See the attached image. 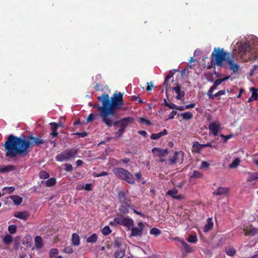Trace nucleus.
I'll return each mask as SVG.
<instances>
[{
    "instance_id": "1",
    "label": "nucleus",
    "mask_w": 258,
    "mask_h": 258,
    "mask_svg": "<svg viewBox=\"0 0 258 258\" xmlns=\"http://www.w3.org/2000/svg\"><path fill=\"white\" fill-rule=\"evenodd\" d=\"M44 143L41 138L35 137L32 134L23 138L10 135L3 146L6 156L14 158L18 155L25 157L29 152V148L39 146Z\"/></svg>"
},
{
    "instance_id": "2",
    "label": "nucleus",
    "mask_w": 258,
    "mask_h": 258,
    "mask_svg": "<svg viewBox=\"0 0 258 258\" xmlns=\"http://www.w3.org/2000/svg\"><path fill=\"white\" fill-rule=\"evenodd\" d=\"M98 99L101 102L102 106L97 104L92 106L99 111L102 122L110 127L113 125V117L116 115V110L123 104V95L120 92L114 93L110 100L109 95L104 94L98 96Z\"/></svg>"
},
{
    "instance_id": "3",
    "label": "nucleus",
    "mask_w": 258,
    "mask_h": 258,
    "mask_svg": "<svg viewBox=\"0 0 258 258\" xmlns=\"http://www.w3.org/2000/svg\"><path fill=\"white\" fill-rule=\"evenodd\" d=\"M211 56L213 57L212 63L222 67L223 66V62L226 61L229 65V69L234 73H237L239 70V66L234 61L233 54L226 52L223 49L218 47L214 48Z\"/></svg>"
},
{
    "instance_id": "4",
    "label": "nucleus",
    "mask_w": 258,
    "mask_h": 258,
    "mask_svg": "<svg viewBox=\"0 0 258 258\" xmlns=\"http://www.w3.org/2000/svg\"><path fill=\"white\" fill-rule=\"evenodd\" d=\"M254 45L252 47L249 43H241L238 46V53L240 56H243L246 53H250L255 57L258 54V38H255L253 43Z\"/></svg>"
},
{
    "instance_id": "5",
    "label": "nucleus",
    "mask_w": 258,
    "mask_h": 258,
    "mask_svg": "<svg viewBox=\"0 0 258 258\" xmlns=\"http://www.w3.org/2000/svg\"><path fill=\"white\" fill-rule=\"evenodd\" d=\"M78 153V149L73 148L68 149L55 156L56 161L60 162L68 161L75 158Z\"/></svg>"
},
{
    "instance_id": "6",
    "label": "nucleus",
    "mask_w": 258,
    "mask_h": 258,
    "mask_svg": "<svg viewBox=\"0 0 258 258\" xmlns=\"http://www.w3.org/2000/svg\"><path fill=\"white\" fill-rule=\"evenodd\" d=\"M113 172L120 179L125 181L129 184H133L135 183V179L133 175L122 168H114L113 169Z\"/></svg>"
},
{
    "instance_id": "7",
    "label": "nucleus",
    "mask_w": 258,
    "mask_h": 258,
    "mask_svg": "<svg viewBox=\"0 0 258 258\" xmlns=\"http://www.w3.org/2000/svg\"><path fill=\"white\" fill-rule=\"evenodd\" d=\"M114 221L116 222V224L125 226L128 228L133 227L134 224V221L131 218L124 217L121 215L117 216L114 218Z\"/></svg>"
},
{
    "instance_id": "8",
    "label": "nucleus",
    "mask_w": 258,
    "mask_h": 258,
    "mask_svg": "<svg viewBox=\"0 0 258 258\" xmlns=\"http://www.w3.org/2000/svg\"><path fill=\"white\" fill-rule=\"evenodd\" d=\"M152 152L155 156L160 158V161L162 162L165 161V159L163 157L168 154V150L167 149H161L156 147L152 149Z\"/></svg>"
},
{
    "instance_id": "9",
    "label": "nucleus",
    "mask_w": 258,
    "mask_h": 258,
    "mask_svg": "<svg viewBox=\"0 0 258 258\" xmlns=\"http://www.w3.org/2000/svg\"><path fill=\"white\" fill-rule=\"evenodd\" d=\"M134 121V118L131 117H124L118 121H114L113 124H119L120 128L125 130L128 125Z\"/></svg>"
},
{
    "instance_id": "10",
    "label": "nucleus",
    "mask_w": 258,
    "mask_h": 258,
    "mask_svg": "<svg viewBox=\"0 0 258 258\" xmlns=\"http://www.w3.org/2000/svg\"><path fill=\"white\" fill-rule=\"evenodd\" d=\"M144 227L145 226L143 222H139L138 227H132L131 229V236L135 237L141 236L143 234Z\"/></svg>"
},
{
    "instance_id": "11",
    "label": "nucleus",
    "mask_w": 258,
    "mask_h": 258,
    "mask_svg": "<svg viewBox=\"0 0 258 258\" xmlns=\"http://www.w3.org/2000/svg\"><path fill=\"white\" fill-rule=\"evenodd\" d=\"M245 236H252L256 234L257 230L252 225L244 226L243 229Z\"/></svg>"
},
{
    "instance_id": "12",
    "label": "nucleus",
    "mask_w": 258,
    "mask_h": 258,
    "mask_svg": "<svg viewBox=\"0 0 258 258\" xmlns=\"http://www.w3.org/2000/svg\"><path fill=\"white\" fill-rule=\"evenodd\" d=\"M183 153L182 151L175 152L174 157L169 160L171 164H173L177 162H181L183 160Z\"/></svg>"
},
{
    "instance_id": "13",
    "label": "nucleus",
    "mask_w": 258,
    "mask_h": 258,
    "mask_svg": "<svg viewBox=\"0 0 258 258\" xmlns=\"http://www.w3.org/2000/svg\"><path fill=\"white\" fill-rule=\"evenodd\" d=\"M173 239L179 241L181 244L182 246L181 248L183 251L185 252H190L192 251V248L190 246L186 243L183 239L178 237L174 238Z\"/></svg>"
},
{
    "instance_id": "14",
    "label": "nucleus",
    "mask_w": 258,
    "mask_h": 258,
    "mask_svg": "<svg viewBox=\"0 0 258 258\" xmlns=\"http://www.w3.org/2000/svg\"><path fill=\"white\" fill-rule=\"evenodd\" d=\"M220 127V124L218 122H213L210 123L209 126V128L210 132H211L214 136H217L218 135Z\"/></svg>"
},
{
    "instance_id": "15",
    "label": "nucleus",
    "mask_w": 258,
    "mask_h": 258,
    "mask_svg": "<svg viewBox=\"0 0 258 258\" xmlns=\"http://www.w3.org/2000/svg\"><path fill=\"white\" fill-rule=\"evenodd\" d=\"M14 216L23 220H26L30 216V214L26 211H19L15 212Z\"/></svg>"
},
{
    "instance_id": "16",
    "label": "nucleus",
    "mask_w": 258,
    "mask_h": 258,
    "mask_svg": "<svg viewBox=\"0 0 258 258\" xmlns=\"http://www.w3.org/2000/svg\"><path fill=\"white\" fill-rule=\"evenodd\" d=\"M229 188L221 186L214 191L213 194L216 196H225L229 192Z\"/></svg>"
},
{
    "instance_id": "17",
    "label": "nucleus",
    "mask_w": 258,
    "mask_h": 258,
    "mask_svg": "<svg viewBox=\"0 0 258 258\" xmlns=\"http://www.w3.org/2000/svg\"><path fill=\"white\" fill-rule=\"evenodd\" d=\"M172 90L177 94L176 98L178 100H183L185 93L184 91H181L180 86L177 85L175 87L172 88Z\"/></svg>"
},
{
    "instance_id": "18",
    "label": "nucleus",
    "mask_w": 258,
    "mask_h": 258,
    "mask_svg": "<svg viewBox=\"0 0 258 258\" xmlns=\"http://www.w3.org/2000/svg\"><path fill=\"white\" fill-rule=\"evenodd\" d=\"M178 190L176 188L169 190L167 192V194L173 198L177 200H180L182 199V196L181 195H177Z\"/></svg>"
},
{
    "instance_id": "19",
    "label": "nucleus",
    "mask_w": 258,
    "mask_h": 258,
    "mask_svg": "<svg viewBox=\"0 0 258 258\" xmlns=\"http://www.w3.org/2000/svg\"><path fill=\"white\" fill-rule=\"evenodd\" d=\"M167 134V131L166 130L164 129L163 131L157 133V134H152L151 135V139L152 140H157L161 138L162 136L166 135Z\"/></svg>"
},
{
    "instance_id": "20",
    "label": "nucleus",
    "mask_w": 258,
    "mask_h": 258,
    "mask_svg": "<svg viewBox=\"0 0 258 258\" xmlns=\"http://www.w3.org/2000/svg\"><path fill=\"white\" fill-rule=\"evenodd\" d=\"M213 222L212 221V219L211 218H209L207 219V224L204 227V231L205 232H208L211 229H212V228H213Z\"/></svg>"
},
{
    "instance_id": "21",
    "label": "nucleus",
    "mask_w": 258,
    "mask_h": 258,
    "mask_svg": "<svg viewBox=\"0 0 258 258\" xmlns=\"http://www.w3.org/2000/svg\"><path fill=\"white\" fill-rule=\"evenodd\" d=\"M72 244L75 246H78L80 245V237L78 234L77 233H74L72 237Z\"/></svg>"
},
{
    "instance_id": "22",
    "label": "nucleus",
    "mask_w": 258,
    "mask_h": 258,
    "mask_svg": "<svg viewBox=\"0 0 258 258\" xmlns=\"http://www.w3.org/2000/svg\"><path fill=\"white\" fill-rule=\"evenodd\" d=\"M257 179H258V172L248 173V178L247 179V181L251 182Z\"/></svg>"
},
{
    "instance_id": "23",
    "label": "nucleus",
    "mask_w": 258,
    "mask_h": 258,
    "mask_svg": "<svg viewBox=\"0 0 258 258\" xmlns=\"http://www.w3.org/2000/svg\"><path fill=\"white\" fill-rule=\"evenodd\" d=\"M241 161V159L239 157L236 158L233 160L232 163L229 164V167L231 169L236 168L240 164Z\"/></svg>"
},
{
    "instance_id": "24",
    "label": "nucleus",
    "mask_w": 258,
    "mask_h": 258,
    "mask_svg": "<svg viewBox=\"0 0 258 258\" xmlns=\"http://www.w3.org/2000/svg\"><path fill=\"white\" fill-rule=\"evenodd\" d=\"M10 198L13 201L14 203L16 205H19L22 202V198L20 196L16 195L11 196Z\"/></svg>"
},
{
    "instance_id": "25",
    "label": "nucleus",
    "mask_w": 258,
    "mask_h": 258,
    "mask_svg": "<svg viewBox=\"0 0 258 258\" xmlns=\"http://www.w3.org/2000/svg\"><path fill=\"white\" fill-rule=\"evenodd\" d=\"M35 245L37 249H40L42 247V239L41 237L37 236L35 238Z\"/></svg>"
},
{
    "instance_id": "26",
    "label": "nucleus",
    "mask_w": 258,
    "mask_h": 258,
    "mask_svg": "<svg viewBox=\"0 0 258 258\" xmlns=\"http://www.w3.org/2000/svg\"><path fill=\"white\" fill-rule=\"evenodd\" d=\"M225 252L228 255L232 256L236 253V250L233 247L229 246L226 248Z\"/></svg>"
},
{
    "instance_id": "27",
    "label": "nucleus",
    "mask_w": 258,
    "mask_h": 258,
    "mask_svg": "<svg viewBox=\"0 0 258 258\" xmlns=\"http://www.w3.org/2000/svg\"><path fill=\"white\" fill-rule=\"evenodd\" d=\"M176 71V70H173L172 71H170L169 73V74L166 76L164 82V86H167L168 85V82L169 80L173 77L174 75L175 72Z\"/></svg>"
},
{
    "instance_id": "28",
    "label": "nucleus",
    "mask_w": 258,
    "mask_h": 258,
    "mask_svg": "<svg viewBox=\"0 0 258 258\" xmlns=\"http://www.w3.org/2000/svg\"><path fill=\"white\" fill-rule=\"evenodd\" d=\"M201 147L202 148L207 147H210L211 148H215L216 147L214 145H213L211 143H207L205 144H199L198 143H197V144H194L193 146V147L194 148H197L198 150H201V148H199V147Z\"/></svg>"
},
{
    "instance_id": "29",
    "label": "nucleus",
    "mask_w": 258,
    "mask_h": 258,
    "mask_svg": "<svg viewBox=\"0 0 258 258\" xmlns=\"http://www.w3.org/2000/svg\"><path fill=\"white\" fill-rule=\"evenodd\" d=\"M15 167L13 165H7L0 168V172H7L14 170Z\"/></svg>"
},
{
    "instance_id": "30",
    "label": "nucleus",
    "mask_w": 258,
    "mask_h": 258,
    "mask_svg": "<svg viewBox=\"0 0 258 258\" xmlns=\"http://www.w3.org/2000/svg\"><path fill=\"white\" fill-rule=\"evenodd\" d=\"M56 179L54 178L51 177L47 180L45 182V185L47 187H51L56 183Z\"/></svg>"
},
{
    "instance_id": "31",
    "label": "nucleus",
    "mask_w": 258,
    "mask_h": 258,
    "mask_svg": "<svg viewBox=\"0 0 258 258\" xmlns=\"http://www.w3.org/2000/svg\"><path fill=\"white\" fill-rule=\"evenodd\" d=\"M97 235L96 234H93L87 239V242L88 243H93L97 241Z\"/></svg>"
},
{
    "instance_id": "32",
    "label": "nucleus",
    "mask_w": 258,
    "mask_h": 258,
    "mask_svg": "<svg viewBox=\"0 0 258 258\" xmlns=\"http://www.w3.org/2000/svg\"><path fill=\"white\" fill-rule=\"evenodd\" d=\"M183 119L185 120H188L192 118L193 114L190 112H186L180 114Z\"/></svg>"
},
{
    "instance_id": "33",
    "label": "nucleus",
    "mask_w": 258,
    "mask_h": 258,
    "mask_svg": "<svg viewBox=\"0 0 258 258\" xmlns=\"http://www.w3.org/2000/svg\"><path fill=\"white\" fill-rule=\"evenodd\" d=\"M125 254V251L124 249L117 250L115 252V256L116 258H122Z\"/></svg>"
},
{
    "instance_id": "34",
    "label": "nucleus",
    "mask_w": 258,
    "mask_h": 258,
    "mask_svg": "<svg viewBox=\"0 0 258 258\" xmlns=\"http://www.w3.org/2000/svg\"><path fill=\"white\" fill-rule=\"evenodd\" d=\"M15 190V188L14 187H5L3 188V195H5L6 194H11Z\"/></svg>"
},
{
    "instance_id": "35",
    "label": "nucleus",
    "mask_w": 258,
    "mask_h": 258,
    "mask_svg": "<svg viewBox=\"0 0 258 258\" xmlns=\"http://www.w3.org/2000/svg\"><path fill=\"white\" fill-rule=\"evenodd\" d=\"M118 197L120 203H124L126 200L125 194L124 192L120 191L118 195Z\"/></svg>"
},
{
    "instance_id": "36",
    "label": "nucleus",
    "mask_w": 258,
    "mask_h": 258,
    "mask_svg": "<svg viewBox=\"0 0 258 258\" xmlns=\"http://www.w3.org/2000/svg\"><path fill=\"white\" fill-rule=\"evenodd\" d=\"M202 177V174L200 171L197 170H194L190 175L191 178H201Z\"/></svg>"
},
{
    "instance_id": "37",
    "label": "nucleus",
    "mask_w": 258,
    "mask_h": 258,
    "mask_svg": "<svg viewBox=\"0 0 258 258\" xmlns=\"http://www.w3.org/2000/svg\"><path fill=\"white\" fill-rule=\"evenodd\" d=\"M3 240L5 244H10L12 242V236L10 234H7Z\"/></svg>"
},
{
    "instance_id": "38",
    "label": "nucleus",
    "mask_w": 258,
    "mask_h": 258,
    "mask_svg": "<svg viewBox=\"0 0 258 258\" xmlns=\"http://www.w3.org/2000/svg\"><path fill=\"white\" fill-rule=\"evenodd\" d=\"M49 176V174L44 170L41 171L39 173V177L41 179H46L48 178Z\"/></svg>"
},
{
    "instance_id": "39",
    "label": "nucleus",
    "mask_w": 258,
    "mask_h": 258,
    "mask_svg": "<svg viewBox=\"0 0 258 258\" xmlns=\"http://www.w3.org/2000/svg\"><path fill=\"white\" fill-rule=\"evenodd\" d=\"M150 234L155 236H158L161 233V231L156 228H152L150 230Z\"/></svg>"
},
{
    "instance_id": "40",
    "label": "nucleus",
    "mask_w": 258,
    "mask_h": 258,
    "mask_svg": "<svg viewBox=\"0 0 258 258\" xmlns=\"http://www.w3.org/2000/svg\"><path fill=\"white\" fill-rule=\"evenodd\" d=\"M8 230L11 234H15L17 231V227L15 225H11L8 227Z\"/></svg>"
},
{
    "instance_id": "41",
    "label": "nucleus",
    "mask_w": 258,
    "mask_h": 258,
    "mask_svg": "<svg viewBox=\"0 0 258 258\" xmlns=\"http://www.w3.org/2000/svg\"><path fill=\"white\" fill-rule=\"evenodd\" d=\"M111 230H110L109 226H105L102 230V233L104 235H107L109 233H110Z\"/></svg>"
},
{
    "instance_id": "42",
    "label": "nucleus",
    "mask_w": 258,
    "mask_h": 258,
    "mask_svg": "<svg viewBox=\"0 0 258 258\" xmlns=\"http://www.w3.org/2000/svg\"><path fill=\"white\" fill-rule=\"evenodd\" d=\"M197 240H198L197 237L196 236L193 235H190L187 238V241L189 242L192 243H196Z\"/></svg>"
},
{
    "instance_id": "43",
    "label": "nucleus",
    "mask_w": 258,
    "mask_h": 258,
    "mask_svg": "<svg viewBox=\"0 0 258 258\" xmlns=\"http://www.w3.org/2000/svg\"><path fill=\"white\" fill-rule=\"evenodd\" d=\"M119 210L120 212L122 213L123 214H127L129 212L128 207H126L125 205H121Z\"/></svg>"
},
{
    "instance_id": "44",
    "label": "nucleus",
    "mask_w": 258,
    "mask_h": 258,
    "mask_svg": "<svg viewBox=\"0 0 258 258\" xmlns=\"http://www.w3.org/2000/svg\"><path fill=\"white\" fill-rule=\"evenodd\" d=\"M217 88V86H215V84H214L211 87L209 91L207 93V95L209 96V97H213V91Z\"/></svg>"
},
{
    "instance_id": "45",
    "label": "nucleus",
    "mask_w": 258,
    "mask_h": 258,
    "mask_svg": "<svg viewBox=\"0 0 258 258\" xmlns=\"http://www.w3.org/2000/svg\"><path fill=\"white\" fill-rule=\"evenodd\" d=\"M62 166L64 167V169L67 172H71L73 170V166L71 164L65 163Z\"/></svg>"
},
{
    "instance_id": "46",
    "label": "nucleus",
    "mask_w": 258,
    "mask_h": 258,
    "mask_svg": "<svg viewBox=\"0 0 258 258\" xmlns=\"http://www.w3.org/2000/svg\"><path fill=\"white\" fill-rule=\"evenodd\" d=\"M225 94V90H220V91H218V92H217L216 93H215L214 95H213L212 97H209V98L213 99L215 97H219L221 95H224Z\"/></svg>"
},
{
    "instance_id": "47",
    "label": "nucleus",
    "mask_w": 258,
    "mask_h": 258,
    "mask_svg": "<svg viewBox=\"0 0 258 258\" xmlns=\"http://www.w3.org/2000/svg\"><path fill=\"white\" fill-rule=\"evenodd\" d=\"M81 188L84 189L87 191H91L92 190V184L91 183L86 184L85 185H83Z\"/></svg>"
},
{
    "instance_id": "48",
    "label": "nucleus",
    "mask_w": 258,
    "mask_h": 258,
    "mask_svg": "<svg viewBox=\"0 0 258 258\" xmlns=\"http://www.w3.org/2000/svg\"><path fill=\"white\" fill-rule=\"evenodd\" d=\"M73 248L71 246H67L63 249V252L68 254H72L73 253Z\"/></svg>"
},
{
    "instance_id": "49",
    "label": "nucleus",
    "mask_w": 258,
    "mask_h": 258,
    "mask_svg": "<svg viewBox=\"0 0 258 258\" xmlns=\"http://www.w3.org/2000/svg\"><path fill=\"white\" fill-rule=\"evenodd\" d=\"M97 116V115L93 113H91L87 118L86 120L87 122H92Z\"/></svg>"
},
{
    "instance_id": "50",
    "label": "nucleus",
    "mask_w": 258,
    "mask_h": 258,
    "mask_svg": "<svg viewBox=\"0 0 258 258\" xmlns=\"http://www.w3.org/2000/svg\"><path fill=\"white\" fill-rule=\"evenodd\" d=\"M49 253L50 257H53L58 253V250L56 248L51 249Z\"/></svg>"
},
{
    "instance_id": "51",
    "label": "nucleus",
    "mask_w": 258,
    "mask_h": 258,
    "mask_svg": "<svg viewBox=\"0 0 258 258\" xmlns=\"http://www.w3.org/2000/svg\"><path fill=\"white\" fill-rule=\"evenodd\" d=\"M108 174V172H105V171H102L99 174L95 173V172H94L93 174V176L96 177H100V176H106V175H107Z\"/></svg>"
},
{
    "instance_id": "52",
    "label": "nucleus",
    "mask_w": 258,
    "mask_h": 258,
    "mask_svg": "<svg viewBox=\"0 0 258 258\" xmlns=\"http://www.w3.org/2000/svg\"><path fill=\"white\" fill-rule=\"evenodd\" d=\"M139 122L142 123H146L147 125H150L151 124L150 121L147 120L144 118H140L139 119Z\"/></svg>"
},
{
    "instance_id": "53",
    "label": "nucleus",
    "mask_w": 258,
    "mask_h": 258,
    "mask_svg": "<svg viewBox=\"0 0 258 258\" xmlns=\"http://www.w3.org/2000/svg\"><path fill=\"white\" fill-rule=\"evenodd\" d=\"M50 125L51 126V130L53 131H56L58 127L57 124L55 122H51Z\"/></svg>"
},
{
    "instance_id": "54",
    "label": "nucleus",
    "mask_w": 258,
    "mask_h": 258,
    "mask_svg": "<svg viewBox=\"0 0 258 258\" xmlns=\"http://www.w3.org/2000/svg\"><path fill=\"white\" fill-rule=\"evenodd\" d=\"M124 130L121 128H119V129L117 131V132L116 133V136L117 137V138H119L121 136V135H122L123 133L124 132Z\"/></svg>"
},
{
    "instance_id": "55",
    "label": "nucleus",
    "mask_w": 258,
    "mask_h": 258,
    "mask_svg": "<svg viewBox=\"0 0 258 258\" xmlns=\"http://www.w3.org/2000/svg\"><path fill=\"white\" fill-rule=\"evenodd\" d=\"M222 138H224V140H225V142H227L228 140L230 139V138H231L232 137H233V135H227V136H224L223 135H221L220 136Z\"/></svg>"
},
{
    "instance_id": "56",
    "label": "nucleus",
    "mask_w": 258,
    "mask_h": 258,
    "mask_svg": "<svg viewBox=\"0 0 258 258\" xmlns=\"http://www.w3.org/2000/svg\"><path fill=\"white\" fill-rule=\"evenodd\" d=\"M209 166V164L208 163H207L206 161H203L202 162V164L201 165V168H208Z\"/></svg>"
},
{
    "instance_id": "57",
    "label": "nucleus",
    "mask_w": 258,
    "mask_h": 258,
    "mask_svg": "<svg viewBox=\"0 0 258 258\" xmlns=\"http://www.w3.org/2000/svg\"><path fill=\"white\" fill-rule=\"evenodd\" d=\"M148 87L146 88L147 91H151L153 87V84L152 82L147 83Z\"/></svg>"
},
{
    "instance_id": "58",
    "label": "nucleus",
    "mask_w": 258,
    "mask_h": 258,
    "mask_svg": "<svg viewBox=\"0 0 258 258\" xmlns=\"http://www.w3.org/2000/svg\"><path fill=\"white\" fill-rule=\"evenodd\" d=\"M176 111H172L168 118V119H173L174 117V116L176 114Z\"/></svg>"
},
{
    "instance_id": "59",
    "label": "nucleus",
    "mask_w": 258,
    "mask_h": 258,
    "mask_svg": "<svg viewBox=\"0 0 258 258\" xmlns=\"http://www.w3.org/2000/svg\"><path fill=\"white\" fill-rule=\"evenodd\" d=\"M254 94L253 93H252L251 96L248 100V102H251L254 100H257V98H255V97H254Z\"/></svg>"
},
{
    "instance_id": "60",
    "label": "nucleus",
    "mask_w": 258,
    "mask_h": 258,
    "mask_svg": "<svg viewBox=\"0 0 258 258\" xmlns=\"http://www.w3.org/2000/svg\"><path fill=\"white\" fill-rule=\"evenodd\" d=\"M223 82V80L221 79H217L216 80L214 84H215V86H216L217 87L221 84V83Z\"/></svg>"
},
{
    "instance_id": "61",
    "label": "nucleus",
    "mask_w": 258,
    "mask_h": 258,
    "mask_svg": "<svg viewBox=\"0 0 258 258\" xmlns=\"http://www.w3.org/2000/svg\"><path fill=\"white\" fill-rule=\"evenodd\" d=\"M76 134L78 135L80 137L82 138L85 137L87 135V134L86 132L78 133H76Z\"/></svg>"
},
{
    "instance_id": "62",
    "label": "nucleus",
    "mask_w": 258,
    "mask_h": 258,
    "mask_svg": "<svg viewBox=\"0 0 258 258\" xmlns=\"http://www.w3.org/2000/svg\"><path fill=\"white\" fill-rule=\"evenodd\" d=\"M133 210L134 212L136 214H138V215H140V216H141L142 217H144V218H145V214H142L141 212H139V211H137V210H135V209H133Z\"/></svg>"
},
{
    "instance_id": "63",
    "label": "nucleus",
    "mask_w": 258,
    "mask_h": 258,
    "mask_svg": "<svg viewBox=\"0 0 258 258\" xmlns=\"http://www.w3.org/2000/svg\"><path fill=\"white\" fill-rule=\"evenodd\" d=\"M138 134L146 137L147 136V132L145 131H138Z\"/></svg>"
},
{
    "instance_id": "64",
    "label": "nucleus",
    "mask_w": 258,
    "mask_h": 258,
    "mask_svg": "<svg viewBox=\"0 0 258 258\" xmlns=\"http://www.w3.org/2000/svg\"><path fill=\"white\" fill-rule=\"evenodd\" d=\"M195 106H196V104L195 103H191L190 104L186 105L185 106V108L186 109L192 108L195 107Z\"/></svg>"
}]
</instances>
